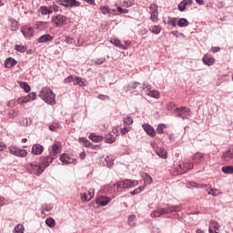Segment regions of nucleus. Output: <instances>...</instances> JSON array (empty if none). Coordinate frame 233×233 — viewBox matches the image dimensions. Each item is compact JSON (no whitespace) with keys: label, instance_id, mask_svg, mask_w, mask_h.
I'll use <instances>...</instances> for the list:
<instances>
[{"label":"nucleus","instance_id":"nucleus-1","mask_svg":"<svg viewBox=\"0 0 233 233\" xmlns=\"http://www.w3.org/2000/svg\"><path fill=\"white\" fill-rule=\"evenodd\" d=\"M39 97L47 103V105H56V94L52 89L44 87L39 93Z\"/></svg>","mask_w":233,"mask_h":233},{"label":"nucleus","instance_id":"nucleus-2","mask_svg":"<svg viewBox=\"0 0 233 233\" xmlns=\"http://www.w3.org/2000/svg\"><path fill=\"white\" fill-rule=\"evenodd\" d=\"M177 117H181L182 119H188L192 116V111L188 107H177L174 112Z\"/></svg>","mask_w":233,"mask_h":233},{"label":"nucleus","instance_id":"nucleus-3","mask_svg":"<svg viewBox=\"0 0 233 233\" xmlns=\"http://www.w3.org/2000/svg\"><path fill=\"white\" fill-rule=\"evenodd\" d=\"M51 23L56 27L57 26H65L66 25V15H56L51 17Z\"/></svg>","mask_w":233,"mask_h":233},{"label":"nucleus","instance_id":"nucleus-4","mask_svg":"<svg viewBox=\"0 0 233 233\" xmlns=\"http://www.w3.org/2000/svg\"><path fill=\"white\" fill-rule=\"evenodd\" d=\"M192 168H194V164H192V162L179 164L177 167L175 168V172L181 176V174H185V172H188V170H192Z\"/></svg>","mask_w":233,"mask_h":233},{"label":"nucleus","instance_id":"nucleus-5","mask_svg":"<svg viewBox=\"0 0 233 233\" xmlns=\"http://www.w3.org/2000/svg\"><path fill=\"white\" fill-rule=\"evenodd\" d=\"M29 174H35V176H41L45 172V168L41 167L40 164L31 163L28 167Z\"/></svg>","mask_w":233,"mask_h":233},{"label":"nucleus","instance_id":"nucleus-6","mask_svg":"<svg viewBox=\"0 0 233 233\" xmlns=\"http://www.w3.org/2000/svg\"><path fill=\"white\" fill-rule=\"evenodd\" d=\"M9 152L17 157H26L28 156V152L25 149H21L15 146L9 147Z\"/></svg>","mask_w":233,"mask_h":233},{"label":"nucleus","instance_id":"nucleus-7","mask_svg":"<svg viewBox=\"0 0 233 233\" xmlns=\"http://www.w3.org/2000/svg\"><path fill=\"white\" fill-rule=\"evenodd\" d=\"M139 185V181L137 180H132V179H127L124 180L123 183L117 184V188H132L134 187H137Z\"/></svg>","mask_w":233,"mask_h":233},{"label":"nucleus","instance_id":"nucleus-8","mask_svg":"<svg viewBox=\"0 0 233 233\" xmlns=\"http://www.w3.org/2000/svg\"><path fill=\"white\" fill-rule=\"evenodd\" d=\"M60 152H61V144L59 142H56L53 144L49 156H52V159H56Z\"/></svg>","mask_w":233,"mask_h":233},{"label":"nucleus","instance_id":"nucleus-9","mask_svg":"<svg viewBox=\"0 0 233 233\" xmlns=\"http://www.w3.org/2000/svg\"><path fill=\"white\" fill-rule=\"evenodd\" d=\"M55 158H52L51 155L42 157V161L39 164L42 168L46 169L50 167V164L53 163Z\"/></svg>","mask_w":233,"mask_h":233},{"label":"nucleus","instance_id":"nucleus-10","mask_svg":"<svg viewBox=\"0 0 233 233\" xmlns=\"http://www.w3.org/2000/svg\"><path fill=\"white\" fill-rule=\"evenodd\" d=\"M111 43L115 46H118V48H121V50H127V48H128V46H130V42L129 41H125L124 44H121V40L113 39V40H111Z\"/></svg>","mask_w":233,"mask_h":233},{"label":"nucleus","instance_id":"nucleus-11","mask_svg":"<svg viewBox=\"0 0 233 233\" xmlns=\"http://www.w3.org/2000/svg\"><path fill=\"white\" fill-rule=\"evenodd\" d=\"M142 128L145 130L147 136H150V137H156V129H154L150 124H143Z\"/></svg>","mask_w":233,"mask_h":233},{"label":"nucleus","instance_id":"nucleus-12","mask_svg":"<svg viewBox=\"0 0 233 233\" xmlns=\"http://www.w3.org/2000/svg\"><path fill=\"white\" fill-rule=\"evenodd\" d=\"M96 205H99L100 207H106L108 203H110V198L108 197H100L96 199Z\"/></svg>","mask_w":233,"mask_h":233},{"label":"nucleus","instance_id":"nucleus-13","mask_svg":"<svg viewBox=\"0 0 233 233\" xmlns=\"http://www.w3.org/2000/svg\"><path fill=\"white\" fill-rule=\"evenodd\" d=\"M202 61L204 65H207V66H212V65L216 63V59L208 56V54L204 55Z\"/></svg>","mask_w":233,"mask_h":233},{"label":"nucleus","instance_id":"nucleus-14","mask_svg":"<svg viewBox=\"0 0 233 233\" xmlns=\"http://www.w3.org/2000/svg\"><path fill=\"white\" fill-rule=\"evenodd\" d=\"M43 150H45V147L41 146L40 144H35L32 147V154L34 156H41L43 154Z\"/></svg>","mask_w":233,"mask_h":233},{"label":"nucleus","instance_id":"nucleus-15","mask_svg":"<svg viewBox=\"0 0 233 233\" xmlns=\"http://www.w3.org/2000/svg\"><path fill=\"white\" fill-rule=\"evenodd\" d=\"M64 3H66V5H64L65 8H72V7H77V6H81V2L77 1V0H64Z\"/></svg>","mask_w":233,"mask_h":233},{"label":"nucleus","instance_id":"nucleus-16","mask_svg":"<svg viewBox=\"0 0 233 233\" xmlns=\"http://www.w3.org/2000/svg\"><path fill=\"white\" fill-rule=\"evenodd\" d=\"M21 32L25 37H32L34 35V28L29 26L22 27Z\"/></svg>","mask_w":233,"mask_h":233},{"label":"nucleus","instance_id":"nucleus-17","mask_svg":"<svg viewBox=\"0 0 233 233\" xmlns=\"http://www.w3.org/2000/svg\"><path fill=\"white\" fill-rule=\"evenodd\" d=\"M54 41V36L49 34H46L37 38V43H48Z\"/></svg>","mask_w":233,"mask_h":233},{"label":"nucleus","instance_id":"nucleus-18","mask_svg":"<svg viewBox=\"0 0 233 233\" xmlns=\"http://www.w3.org/2000/svg\"><path fill=\"white\" fill-rule=\"evenodd\" d=\"M15 65H17V61L13 57H8L5 61V68H12V66H15Z\"/></svg>","mask_w":233,"mask_h":233},{"label":"nucleus","instance_id":"nucleus-19","mask_svg":"<svg viewBox=\"0 0 233 233\" xmlns=\"http://www.w3.org/2000/svg\"><path fill=\"white\" fill-rule=\"evenodd\" d=\"M60 161L64 163V165H70L71 163H74V159H72L68 155L62 154L60 156Z\"/></svg>","mask_w":233,"mask_h":233},{"label":"nucleus","instance_id":"nucleus-20","mask_svg":"<svg viewBox=\"0 0 233 233\" xmlns=\"http://www.w3.org/2000/svg\"><path fill=\"white\" fill-rule=\"evenodd\" d=\"M156 154H157L162 159H167V150L164 147H157Z\"/></svg>","mask_w":233,"mask_h":233},{"label":"nucleus","instance_id":"nucleus-21","mask_svg":"<svg viewBox=\"0 0 233 233\" xmlns=\"http://www.w3.org/2000/svg\"><path fill=\"white\" fill-rule=\"evenodd\" d=\"M38 12L40 14H42V15H50V14H53L54 11H52V9H50V8L45 6V5H42L38 9Z\"/></svg>","mask_w":233,"mask_h":233},{"label":"nucleus","instance_id":"nucleus-22","mask_svg":"<svg viewBox=\"0 0 233 233\" xmlns=\"http://www.w3.org/2000/svg\"><path fill=\"white\" fill-rule=\"evenodd\" d=\"M177 26H180V28H187L190 23L187 18H179L178 21L177 22Z\"/></svg>","mask_w":233,"mask_h":233},{"label":"nucleus","instance_id":"nucleus-23","mask_svg":"<svg viewBox=\"0 0 233 233\" xmlns=\"http://www.w3.org/2000/svg\"><path fill=\"white\" fill-rule=\"evenodd\" d=\"M104 165H106V167L108 168H112V167H114V157H106V158L104 159Z\"/></svg>","mask_w":233,"mask_h":233},{"label":"nucleus","instance_id":"nucleus-24","mask_svg":"<svg viewBox=\"0 0 233 233\" xmlns=\"http://www.w3.org/2000/svg\"><path fill=\"white\" fill-rule=\"evenodd\" d=\"M74 85H78L79 86H86V81H85V78L75 76Z\"/></svg>","mask_w":233,"mask_h":233},{"label":"nucleus","instance_id":"nucleus-25","mask_svg":"<svg viewBox=\"0 0 233 233\" xmlns=\"http://www.w3.org/2000/svg\"><path fill=\"white\" fill-rule=\"evenodd\" d=\"M89 139H91L93 143H100V141H103V137L96 136V134L92 133L91 135H89Z\"/></svg>","mask_w":233,"mask_h":233},{"label":"nucleus","instance_id":"nucleus-26","mask_svg":"<svg viewBox=\"0 0 233 233\" xmlns=\"http://www.w3.org/2000/svg\"><path fill=\"white\" fill-rule=\"evenodd\" d=\"M46 225L49 227V228H54V227H56V220L53 218L48 217L46 219Z\"/></svg>","mask_w":233,"mask_h":233},{"label":"nucleus","instance_id":"nucleus-27","mask_svg":"<svg viewBox=\"0 0 233 233\" xmlns=\"http://www.w3.org/2000/svg\"><path fill=\"white\" fill-rule=\"evenodd\" d=\"M131 88L136 90V92H141L143 90V86H141V83L139 82L131 83Z\"/></svg>","mask_w":233,"mask_h":233},{"label":"nucleus","instance_id":"nucleus-28","mask_svg":"<svg viewBox=\"0 0 233 233\" xmlns=\"http://www.w3.org/2000/svg\"><path fill=\"white\" fill-rule=\"evenodd\" d=\"M127 225L129 227H136V215H130L127 218Z\"/></svg>","mask_w":233,"mask_h":233},{"label":"nucleus","instance_id":"nucleus-29","mask_svg":"<svg viewBox=\"0 0 233 233\" xmlns=\"http://www.w3.org/2000/svg\"><path fill=\"white\" fill-rule=\"evenodd\" d=\"M18 85H20V87H22L25 92H30V85H28V83L18 81Z\"/></svg>","mask_w":233,"mask_h":233},{"label":"nucleus","instance_id":"nucleus-30","mask_svg":"<svg viewBox=\"0 0 233 233\" xmlns=\"http://www.w3.org/2000/svg\"><path fill=\"white\" fill-rule=\"evenodd\" d=\"M204 155L202 153H196L193 156V161L194 163H201V159H203Z\"/></svg>","mask_w":233,"mask_h":233},{"label":"nucleus","instance_id":"nucleus-31","mask_svg":"<svg viewBox=\"0 0 233 233\" xmlns=\"http://www.w3.org/2000/svg\"><path fill=\"white\" fill-rule=\"evenodd\" d=\"M220 227L221 226H219V223H218V221H215V220L209 221V228H212L213 230H219Z\"/></svg>","mask_w":233,"mask_h":233},{"label":"nucleus","instance_id":"nucleus-32","mask_svg":"<svg viewBox=\"0 0 233 233\" xmlns=\"http://www.w3.org/2000/svg\"><path fill=\"white\" fill-rule=\"evenodd\" d=\"M163 215V209L158 208L153 212H151V218H161Z\"/></svg>","mask_w":233,"mask_h":233},{"label":"nucleus","instance_id":"nucleus-33","mask_svg":"<svg viewBox=\"0 0 233 233\" xmlns=\"http://www.w3.org/2000/svg\"><path fill=\"white\" fill-rule=\"evenodd\" d=\"M142 177L144 179V182L147 185H150L153 181L152 177H150V175H148L147 173H143Z\"/></svg>","mask_w":233,"mask_h":233},{"label":"nucleus","instance_id":"nucleus-34","mask_svg":"<svg viewBox=\"0 0 233 233\" xmlns=\"http://www.w3.org/2000/svg\"><path fill=\"white\" fill-rule=\"evenodd\" d=\"M41 208H42L43 214H45V211L50 212V210H52V208H54V206L52 204H44V205H42Z\"/></svg>","mask_w":233,"mask_h":233},{"label":"nucleus","instance_id":"nucleus-35","mask_svg":"<svg viewBox=\"0 0 233 233\" xmlns=\"http://www.w3.org/2000/svg\"><path fill=\"white\" fill-rule=\"evenodd\" d=\"M123 123L125 127H130V125L134 123V119L132 118V116H127L123 118Z\"/></svg>","mask_w":233,"mask_h":233},{"label":"nucleus","instance_id":"nucleus-36","mask_svg":"<svg viewBox=\"0 0 233 233\" xmlns=\"http://www.w3.org/2000/svg\"><path fill=\"white\" fill-rule=\"evenodd\" d=\"M222 172L224 174H233V166H224V167H222Z\"/></svg>","mask_w":233,"mask_h":233},{"label":"nucleus","instance_id":"nucleus-37","mask_svg":"<svg viewBox=\"0 0 233 233\" xmlns=\"http://www.w3.org/2000/svg\"><path fill=\"white\" fill-rule=\"evenodd\" d=\"M167 25H170V26H177V18L168 17L167 18Z\"/></svg>","mask_w":233,"mask_h":233},{"label":"nucleus","instance_id":"nucleus-38","mask_svg":"<svg viewBox=\"0 0 233 233\" xmlns=\"http://www.w3.org/2000/svg\"><path fill=\"white\" fill-rule=\"evenodd\" d=\"M28 101H30L28 95L25 96H21L17 99V103L20 105H25V103H28Z\"/></svg>","mask_w":233,"mask_h":233},{"label":"nucleus","instance_id":"nucleus-39","mask_svg":"<svg viewBox=\"0 0 233 233\" xmlns=\"http://www.w3.org/2000/svg\"><path fill=\"white\" fill-rule=\"evenodd\" d=\"M75 81H76V76L70 75L69 76L65 78L64 83L66 85H68L69 83H73L74 84Z\"/></svg>","mask_w":233,"mask_h":233},{"label":"nucleus","instance_id":"nucleus-40","mask_svg":"<svg viewBox=\"0 0 233 233\" xmlns=\"http://www.w3.org/2000/svg\"><path fill=\"white\" fill-rule=\"evenodd\" d=\"M15 233H25V226L18 224L15 227Z\"/></svg>","mask_w":233,"mask_h":233},{"label":"nucleus","instance_id":"nucleus-41","mask_svg":"<svg viewBox=\"0 0 233 233\" xmlns=\"http://www.w3.org/2000/svg\"><path fill=\"white\" fill-rule=\"evenodd\" d=\"M147 95L150 96V97H154L155 99H159V92L157 91L151 90L148 91Z\"/></svg>","mask_w":233,"mask_h":233},{"label":"nucleus","instance_id":"nucleus-42","mask_svg":"<svg viewBox=\"0 0 233 233\" xmlns=\"http://www.w3.org/2000/svg\"><path fill=\"white\" fill-rule=\"evenodd\" d=\"M100 12L104 15H108V14H112V12L110 11V7H108V6H102V7H100Z\"/></svg>","mask_w":233,"mask_h":233},{"label":"nucleus","instance_id":"nucleus-43","mask_svg":"<svg viewBox=\"0 0 233 233\" xmlns=\"http://www.w3.org/2000/svg\"><path fill=\"white\" fill-rule=\"evenodd\" d=\"M106 143H114L116 141V137L112 134H107L106 136Z\"/></svg>","mask_w":233,"mask_h":233},{"label":"nucleus","instance_id":"nucleus-44","mask_svg":"<svg viewBox=\"0 0 233 233\" xmlns=\"http://www.w3.org/2000/svg\"><path fill=\"white\" fill-rule=\"evenodd\" d=\"M151 15H150V20L153 21V23H157V17L159 15V11L158 12H153V13H150Z\"/></svg>","mask_w":233,"mask_h":233},{"label":"nucleus","instance_id":"nucleus-45","mask_svg":"<svg viewBox=\"0 0 233 233\" xmlns=\"http://www.w3.org/2000/svg\"><path fill=\"white\" fill-rule=\"evenodd\" d=\"M15 49L17 52H21V54H24V52H26V47L25 46H22V45H15Z\"/></svg>","mask_w":233,"mask_h":233},{"label":"nucleus","instance_id":"nucleus-46","mask_svg":"<svg viewBox=\"0 0 233 233\" xmlns=\"http://www.w3.org/2000/svg\"><path fill=\"white\" fill-rule=\"evenodd\" d=\"M170 214L172 212H181V206H169Z\"/></svg>","mask_w":233,"mask_h":233},{"label":"nucleus","instance_id":"nucleus-47","mask_svg":"<svg viewBox=\"0 0 233 233\" xmlns=\"http://www.w3.org/2000/svg\"><path fill=\"white\" fill-rule=\"evenodd\" d=\"M223 157L227 159V157H229V159H233V149H230L228 151H226L223 153Z\"/></svg>","mask_w":233,"mask_h":233},{"label":"nucleus","instance_id":"nucleus-48","mask_svg":"<svg viewBox=\"0 0 233 233\" xmlns=\"http://www.w3.org/2000/svg\"><path fill=\"white\" fill-rule=\"evenodd\" d=\"M151 32L152 34H161V26L159 25H154L152 28H151Z\"/></svg>","mask_w":233,"mask_h":233},{"label":"nucleus","instance_id":"nucleus-49","mask_svg":"<svg viewBox=\"0 0 233 233\" xmlns=\"http://www.w3.org/2000/svg\"><path fill=\"white\" fill-rule=\"evenodd\" d=\"M186 9H187V2L186 1H182L178 5V10H179V12H185Z\"/></svg>","mask_w":233,"mask_h":233},{"label":"nucleus","instance_id":"nucleus-50","mask_svg":"<svg viewBox=\"0 0 233 233\" xmlns=\"http://www.w3.org/2000/svg\"><path fill=\"white\" fill-rule=\"evenodd\" d=\"M122 6L124 8H130V6H134V2H132V1H124L122 3Z\"/></svg>","mask_w":233,"mask_h":233},{"label":"nucleus","instance_id":"nucleus-51","mask_svg":"<svg viewBox=\"0 0 233 233\" xmlns=\"http://www.w3.org/2000/svg\"><path fill=\"white\" fill-rule=\"evenodd\" d=\"M47 24L48 23H46V22L38 21V22H36L35 26H36V28H46Z\"/></svg>","mask_w":233,"mask_h":233},{"label":"nucleus","instance_id":"nucleus-52","mask_svg":"<svg viewBox=\"0 0 233 233\" xmlns=\"http://www.w3.org/2000/svg\"><path fill=\"white\" fill-rule=\"evenodd\" d=\"M209 196H219V194H221V192H219L218 189L216 188H211L210 191H208Z\"/></svg>","mask_w":233,"mask_h":233},{"label":"nucleus","instance_id":"nucleus-53","mask_svg":"<svg viewBox=\"0 0 233 233\" xmlns=\"http://www.w3.org/2000/svg\"><path fill=\"white\" fill-rule=\"evenodd\" d=\"M116 12L118 14H128V9H123L121 6L116 5Z\"/></svg>","mask_w":233,"mask_h":233},{"label":"nucleus","instance_id":"nucleus-54","mask_svg":"<svg viewBox=\"0 0 233 233\" xmlns=\"http://www.w3.org/2000/svg\"><path fill=\"white\" fill-rule=\"evenodd\" d=\"M143 190H145V187H137V189L131 191V194H132V196H136V195H137V194L143 192Z\"/></svg>","mask_w":233,"mask_h":233},{"label":"nucleus","instance_id":"nucleus-55","mask_svg":"<svg viewBox=\"0 0 233 233\" xmlns=\"http://www.w3.org/2000/svg\"><path fill=\"white\" fill-rule=\"evenodd\" d=\"M149 10H150V14H152L153 12H159L158 11V7L156 4H151L149 6Z\"/></svg>","mask_w":233,"mask_h":233},{"label":"nucleus","instance_id":"nucleus-56","mask_svg":"<svg viewBox=\"0 0 233 233\" xmlns=\"http://www.w3.org/2000/svg\"><path fill=\"white\" fill-rule=\"evenodd\" d=\"M105 61H106V58L101 57L96 60H94L93 63H94V65H103V63H105Z\"/></svg>","mask_w":233,"mask_h":233},{"label":"nucleus","instance_id":"nucleus-57","mask_svg":"<svg viewBox=\"0 0 233 233\" xmlns=\"http://www.w3.org/2000/svg\"><path fill=\"white\" fill-rule=\"evenodd\" d=\"M27 96L30 101H35V99H36L37 97V95L35 94V92L29 93Z\"/></svg>","mask_w":233,"mask_h":233},{"label":"nucleus","instance_id":"nucleus-58","mask_svg":"<svg viewBox=\"0 0 233 233\" xmlns=\"http://www.w3.org/2000/svg\"><path fill=\"white\" fill-rule=\"evenodd\" d=\"M164 128H165V125L164 124L158 125V127H157V134H163V129Z\"/></svg>","mask_w":233,"mask_h":233},{"label":"nucleus","instance_id":"nucleus-59","mask_svg":"<svg viewBox=\"0 0 233 233\" xmlns=\"http://www.w3.org/2000/svg\"><path fill=\"white\" fill-rule=\"evenodd\" d=\"M120 132L123 136H125V134H128V132H130V127H125L123 128L120 129Z\"/></svg>","mask_w":233,"mask_h":233},{"label":"nucleus","instance_id":"nucleus-60","mask_svg":"<svg viewBox=\"0 0 233 233\" xmlns=\"http://www.w3.org/2000/svg\"><path fill=\"white\" fill-rule=\"evenodd\" d=\"M17 116H19V111L12 110V111L9 113V116L12 117V118L17 117Z\"/></svg>","mask_w":233,"mask_h":233},{"label":"nucleus","instance_id":"nucleus-61","mask_svg":"<svg viewBox=\"0 0 233 233\" xmlns=\"http://www.w3.org/2000/svg\"><path fill=\"white\" fill-rule=\"evenodd\" d=\"M162 209V214L165 216V214H170V208H161Z\"/></svg>","mask_w":233,"mask_h":233},{"label":"nucleus","instance_id":"nucleus-62","mask_svg":"<svg viewBox=\"0 0 233 233\" xmlns=\"http://www.w3.org/2000/svg\"><path fill=\"white\" fill-rule=\"evenodd\" d=\"M219 50H221V47H219V46H212L211 47V51L213 52V54L219 52Z\"/></svg>","mask_w":233,"mask_h":233},{"label":"nucleus","instance_id":"nucleus-63","mask_svg":"<svg viewBox=\"0 0 233 233\" xmlns=\"http://www.w3.org/2000/svg\"><path fill=\"white\" fill-rule=\"evenodd\" d=\"M132 90V85L129 84L128 86H124V92H130Z\"/></svg>","mask_w":233,"mask_h":233},{"label":"nucleus","instance_id":"nucleus-64","mask_svg":"<svg viewBox=\"0 0 233 233\" xmlns=\"http://www.w3.org/2000/svg\"><path fill=\"white\" fill-rule=\"evenodd\" d=\"M81 199L82 201H90V198L88 199V195H86V193L81 196Z\"/></svg>","mask_w":233,"mask_h":233}]
</instances>
